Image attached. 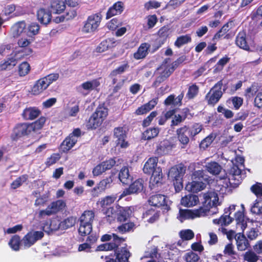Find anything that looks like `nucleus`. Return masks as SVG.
<instances>
[{"mask_svg":"<svg viewBox=\"0 0 262 262\" xmlns=\"http://www.w3.org/2000/svg\"><path fill=\"white\" fill-rule=\"evenodd\" d=\"M100 241L106 243L98 245L96 251H114L116 255L115 260L110 258L105 262H129L128 258L131 253L126 247V244H123L125 238L119 237L115 233L104 234L101 236Z\"/></svg>","mask_w":262,"mask_h":262,"instance_id":"1","label":"nucleus"},{"mask_svg":"<svg viewBox=\"0 0 262 262\" xmlns=\"http://www.w3.org/2000/svg\"><path fill=\"white\" fill-rule=\"evenodd\" d=\"M202 124L194 123L191 126L183 125L176 130L178 139L182 145V148H186L190 141L195 140V136L199 134L203 129Z\"/></svg>","mask_w":262,"mask_h":262,"instance_id":"2","label":"nucleus"},{"mask_svg":"<svg viewBox=\"0 0 262 262\" xmlns=\"http://www.w3.org/2000/svg\"><path fill=\"white\" fill-rule=\"evenodd\" d=\"M108 109L104 104H99L88 119L85 120V125L88 130H96L100 127L106 119Z\"/></svg>","mask_w":262,"mask_h":262,"instance_id":"3","label":"nucleus"},{"mask_svg":"<svg viewBox=\"0 0 262 262\" xmlns=\"http://www.w3.org/2000/svg\"><path fill=\"white\" fill-rule=\"evenodd\" d=\"M203 201L202 206L197 209L196 212L199 215L205 216L213 207H216L220 203L219 202L218 194L215 191H209L204 193L202 195Z\"/></svg>","mask_w":262,"mask_h":262,"instance_id":"4","label":"nucleus"},{"mask_svg":"<svg viewBox=\"0 0 262 262\" xmlns=\"http://www.w3.org/2000/svg\"><path fill=\"white\" fill-rule=\"evenodd\" d=\"M186 167L182 163L175 165L169 170L168 177L173 183L176 191H179L183 188V178L185 173Z\"/></svg>","mask_w":262,"mask_h":262,"instance_id":"5","label":"nucleus"},{"mask_svg":"<svg viewBox=\"0 0 262 262\" xmlns=\"http://www.w3.org/2000/svg\"><path fill=\"white\" fill-rule=\"evenodd\" d=\"M102 19L101 12L89 15L86 20L83 23L82 28V32L84 33H92L98 30Z\"/></svg>","mask_w":262,"mask_h":262,"instance_id":"6","label":"nucleus"},{"mask_svg":"<svg viewBox=\"0 0 262 262\" xmlns=\"http://www.w3.org/2000/svg\"><path fill=\"white\" fill-rule=\"evenodd\" d=\"M223 80L221 79L215 83L206 95L205 99L208 105L214 106L216 104L223 96L222 91Z\"/></svg>","mask_w":262,"mask_h":262,"instance_id":"7","label":"nucleus"},{"mask_svg":"<svg viewBox=\"0 0 262 262\" xmlns=\"http://www.w3.org/2000/svg\"><path fill=\"white\" fill-rule=\"evenodd\" d=\"M66 207V201L63 200H57L53 201L45 210H41L39 212V217H42L46 215L50 216L56 214L63 211Z\"/></svg>","mask_w":262,"mask_h":262,"instance_id":"8","label":"nucleus"},{"mask_svg":"<svg viewBox=\"0 0 262 262\" xmlns=\"http://www.w3.org/2000/svg\"><path fill=\"white\" fill-rule=\"evenodd\" d=\"M116 171H111L108 177L101 180L95 187L91 190V194L93 197L98 196L99 194L104 191L106 189L110 188L113 182Z\"/></svg>","mask_w":262,"mask_h":262,"instance_id":"9","label":"nucleus"},{"mask_svg":"<svg viewBox=\"0 0 262 262\" xmlns=\"http://www.w3.org/2000/svg\"><path fill=\"white\" fill-rule=\"evenodd\" d=\"M171 61L170 58H166L163 61L162 64L157 68V71H160L163 69L162 71L159 72V75L157 76L152 84V87L157 88L160 84L165 81L171 75V73L169 70H168L166 67V64L169 63Z\"/></svg>","mask_w":262,"mask_h":262,"instance_id":"10","label":"nucleus"},{"mask_svg":"<svg viewBox=\"0 0 262 262\" xmlns=\"http://www.w3.org/2000/svg\"><path fill=\"white\" fill-rule=\"evenodd\" d=\"M227 177L231 186L236 187L242 183L243 180L242 169L239 167L238 165L233 164L229 170Z\"/></svg>","mask_w":262,"mask_h":262,"instance_id":"11","label":"nucleus"},{"mask_svg":"<svg viewBox=\"0 0 262 262\" xmlns=\"http://www.w3.org/2000/svg\"><path fill=\"white\" fill-rule=\"evenodd\" d=\"M144 188V181L142 178H139L132 182L128 188H125L120 195L118 200L122 198L134 193L142 192Z\"/></svg>","mask_w":262,"mask_h":262,"instance_id":"12","label":"nucleus"},{"mask_svg":"<svg viewBox=\"0 0 262 262\" xmlns=\"http://www.w3.org/2000/svg\"><path fill=\"white\" fill-rule=\"evenodd\" d=\"M113 137L116 139L115 141L116 147H119L121 148H126L129 146V144L126 141V133L123 127H115L113 130Z\"/></svg>","mask_w":262,"mask_h":262,"instance_id":"13","label":"nucleus"},{"mask_svg":"<svg viewBox=\"0 0 262 262\" xmlns=\"http://www.w3.org/2000/svg\"><path fill=\"white\" fill-rule=\"evenodd\" d=\"M32 132L30 123H18L13 128L12 138L13 140H17L30 135Z\"/></svg>","mask_w":262,"mask_h":262,"instance_id":"14","label":"nucleus"},{"mask_svg":"<svg viewBox=\"0 0 262 262\" xmlns=\"http://www.w3.org/2000/svg\"><path fill=\"white\" fill-rule=\"evenodd\" d=\"M167 196L162 194H156L150 196L148 200L150 206L156 207H161L164 211H169L170 209V206L166 201Z\"/></svg>","mask_w":262,"mask_h":262,"instance_id":"15","label":"nucleus"},{"mask_svg":"<svg viewBox=\"0 0 262 262\" xmlns=\"http://www.w3.org/2000/svg\"><path fill=\"white\" fill-rule=\"evenodd\" d=\"M116 219L118 222H125L129 218L132 214V210L129 207L116 206Z\"/></svg>","mask_w":262,"mask_h":262,"instance_id":"16","label":"nucleus"},{"mask_svg":"<svg viewBox=\"0 0 262 262\" xmlns=\"http://www.w3.org/2000/svg\"><path fill=\"white\" fill-rule=\"evenodd\" d=\"M151 174L149 186L151 189H153L156 186H158L159 184H162L163 173L162 168L160 167H158Z\"/></svg>","mask_w":262,"mask_h":262,"instance_id":"17","label":"nucleus"},{"mask_svg":"<svg viewBox=\"0 0 262 262\" xmlns=\"http://www.w3.org/2000/svg\"><path fill=\"white\" fill-rule=\"evenodd\" d=\"M41 114L40 110L36 107H28L25 108L21 116L25 120H33L37 118Z\"/></svg>","mask_w":262,"mask_h":262,"instance_id":"18","label":"nucleus"},{"mask_svg":"<svg viewBox=\"0 0 262 262\" xmlns=\"http://www.w3.org/2000/svg\"><path fill=\"white\" fill-rule=\"evenodd\" d=\"M158 102V98H153L147 103L139 107L135 112V114L136 115H142L147 114L155 107L157 104Z\"/></svg>","mask_w":262,"mask_h":262,"instance_id":"19","label":"nucleus"},{"mask_svg":"<svg viewBox=\"0 0 262 262\" xmlns=\"http://www.w3.org/2000/svg\"><path fill=\"white\" fill-rule=\"evenodd\" d=\"M124 10V4L121 1L117 2L112 6L110 7L106 13V19H108L112 17L119 15Z\"/></svg>","mask_w":262,"mask_h":262,"instance_id":"20","label":"nucleus"},{"mask_svg":"<svg viewBox=\"0 0 262 262\" xmlns=\"http://www.w3.org/2000/svg\"><path fill=\"white\" fill-rule=\"evenodd\" d=\"M150 44L147 42L141 43L137 51L134 53V58L136 60L145 58L150 52Z\"/></svg>","mask_w":262,"mask_h":262,"instance_id":"21","label":"nucleus"},{"mask_svg":"<svg viewBox=\"0 0 262 262\" xmlns=\"http://www.w3.org/2000/svg\"><path fill=\"white\" fill-rule=\"evenodd\" d=\"M184 95V91H182L176 98L174 94H171L165 99L164 104L166 106L172 105L174 106H180L182 105Z\"/></svg>","mask_w":262,"mask_h":262,"instance_id":"22","label":"nucleus"},{"mask_svg":"<svg viewBox=\"0 0 262 262\" xmlns=\"http://www.w3.org/2000/svg\"><path fill=\"white\" fill-rule=\"evenodd\" d=\"M52 12L49 10L40 8L37 11V17L38 21L42 24L47 25L52 19Z\"/></svg>","mask_w":262,"mask_h":262,"instance_id":"23","label":"nucleus"},{"mask_svg":"<svg viewBox=\"0 0 262 262\" xmlns=\"http://www.w3.org/2000/svg\"><path fill=\"white\" fill-rule=\"evenodd\" d=\"M205 170L213 176H217L221 172L223 168L217 162L212 161L206 163Z\"/></svg>","mask_w":262,"mask_h":262,"instance_id":"24","label":"nucleus"},{"mask_svg":"<svg viewBox=\"0 0 262 262\" xmlns=\"http://www.w3.org/2000/svg\"><path fill=\"white\" fill-rule=\"evenodd\" d=\"M118 178L123 185H128L133 180V177L130 174L128 166H124L120 169Z\"/></svg>","mask_w":262,"mask_h":262,"instance_id":"25","label":"nucleus"},{"mask_svg":"<svg viewBox=\"0 0 262 262\" xmlns=\"http://www.w3.org/2000/svg\"><path fill=\"white\" fill-rule=\"evenodd\" d=\"M236 45L240 48L250 51V48L247 41V35L245 31H240L237 34L235 39Z\"/></svg>","mask_w":262,"mask_h":262,"instance_id":"26","label":"nucleus"},{"mask_svg":"<svg viewBox=\"0 0 262 262\" xmlns=\"http://www.w3.org/2000/svg\"><path fill=\"white\" fill-rule=\"evenodd\" d=\"M158 162V158L157 157H150L145 163L143 171L144 173L150 175L154 170L157 169Z\"/></svg>","mask_w":262,"mask_h":262,"instance_id":"27","label":"nucleus"},{"mask_svg":"<svg viewBox=\"0 0 262 262\" xmlns=\"http://www.w3.org/2000/svg\"><path fill=\"white\" fill-rule=\"evenodd\" d=\"M66 6L64 1L61 0H52L49 9L53 14H60L66 9Z\"/></svg>","mask_w":262,"mask_h":262,"instance_id":"28","label":"nucleus"},{"mask_svg":"<svg viewBox=\"0 0 262 262\" xmlns=\"http://www.w3.org/2000/svg\"><path fill=\"white\" fill-rule=\"evenodd\" d=\"M206 186V184L203 182L193 180L186 184L185 189L192 193H198L203 190Z\"/></svg>","mask_w":262,"mask_h":262,"instance_id":"29","label":"nucleus"},{"mask_svg":"<svg viewBox=\"0 0 262 262\" xmlns=\"http://www.w3.org/2000/svg\"><path fill=\"white\" fill-rule=\"evenodd\" d=\"M31 43V40L24 37L20 38L17 41L18 46L21 48L20 52L24 53V55L28 56L31 55L32 52V49L29 47Z\"/></svg>","mask_w":262,"mask_h":262,"instance_id":"30","label":"nucleus"},{"mask_svg":"<svg viewBox=\"0 0 262 262\" xmlns=\"http://www.w3.org/2000/svg\"><path fill=\"white\" fill-rule=\"evenodd\" d=\"M120 77V75H118L114 70H112L108 75V78L112 80V84L114 85L116 84L115 86H114L113 90V92L114 93L118 92L122 88L124 83V80H122L121 81H119L117 83L118 79Z\"/></svg>","mask_w":262,"mask_h":262,"instance_id":"31","label":"nucleus"},{"mask_svg":"<svg viewBox=\"0 0 262 262\" xmlns=\"http://www.w3.org/2000/svg\"><path fill=\"white\" fill-rule=\"evenodd\" d=\"M234 221V217H231L229 214L224 212L219 218L213 220V223L219 225L221 227H224L228 226Z\"/></svg>","mask_w":262,"mask_h":262,"instance_id":"32","label":"nucleus"},{"mask_svg":"<svg viewBox=\"0 0 262 262\" xmlns=\"http://www.w3.org/2000/svg\"><path fill=\"white\" fill-rule=\"evenodd\" d=\"M197 209L194 211H191L187 209L179 210V215L177 216V219L183 222V221L189 219H193L195 217H200L202 215H199L198 213L196 212Z\"/></svg>","mask_w":262,"mask_h":262,"instance_id":"33","label":"nucleus"},{"mask_svg":"<svg viewBox=\"0 0 262 262\" xmlns=\"http://www.w3.org/2000/svg\"><path fill=\"white\" fill-rule=\"evenodd\" d=\"M237 249L238 251H243L250 247V244L243 234H239L235 238Z\"/></svg>","mask_w":262,"mask_h":262,"instance_id":"34","label":"nucleus"},{"mask_svg":"<svg viewBox=\"0 0 262 262\" xmlns=\"http://www.w3.org/2000/svg\"><path fill=\"white\" fill-rule=\"evenodd\" d=\"M159 132L160 129L157 127H149L142 133L141 139L145 141L151 140L157 137Z\"/></svg>","mask_w":262,"mask_h":262,"instance_id":"35","label":"nucleus"},{"mask_svg":"<svg viewBox=\"0 0 262 262\" xmlns=\"http://www.w3.org/2000/svg\"><path fill=\"white\" fill-rule=\"evenodd\" d=\"M48 86L46 81L43 78H42L35 82L32 88L31 92L33 95H37L43 92Z\"/></svg>","mask_w":262,"mask_h":262,"instance_id":"36","label":"nucleus"},{"mask_svg":"<svg viewBox=\"0 0 262 262\" xmlns=\"http://www.w3.org/2000/svg\"><path fill=\"white\" fill-rule=\"evenodd\" d=\"M95 217V213L93 210L84 211L78 219L79 224L92 225Z\"/></svg>","mask_w":262,"mask_h":262,"instance_id":"37","label":"nucleus"},{"mask_svg":"<svg viewBox=\"0 0 262 262\" xmlns=\"http://www.w3.org/2000/svg\"><path fill=\"white\" fill-rule=\"evenodd\" d=\"M77 140L67 136L60 145V149L62 152L67 153L77 143Z\"/></svg>","mask_w":262,"mask_h":262,"instance_id":"38","label":"nucleus"},{"mask_svg":"<svg viewBox=\"0 0 262 262\" xmlns=\"http://www.w3.org/2000/svg\"><path fill=\"white\" fill-rule=\"evenodd\" d=\"M199 202L198 196L194 194H188L181 199L182 205L186 207H190L196 205Z\"/></svg>","mask_w":262,"mask_h":262,"instance_id":"39","label":"nucleus"},{"mask_svg":"<svg viewBox=\"0 0 262 262\" xmlns=\"http://www.w3.org/2000/svg\"><path fill=\"white\" fill-rule=\"evenodd\" d=\"M13 35L17 37L24 33L27 34L26 25L24 21H19L15 24L12 27Z\"/></svg>","mask_w":262,"mask_h":262,"instance_id":"40","label":"nucleus"},{"mask_svg":"<svg viewBox=\"0 0 262 262\" xmlns=\"http://www.w3.org/2000/svg\"><path fill=\"white\" fill-rule=\"evenodd\" d=\"M234 21L230 19L227 23L224 25L222 28L214 35V38L219 39L225 35L231 29L234 27Z\"/></svg>","mask_w":262,"mask_h":262,"instance_id":"41","label":"nucleus"},{"mask_svg":"<svg viewBox=\"0 0 262 262\" xmlns=\"http://www.w3.org/2000/svg\"><path fill=\"white\" fill-rule=\"evenodd\" d=\"M76 223V218L73 216H69L63 221L60 222L57 227L54 229L65 230L74 226Z\"/></svg>","mask_w":262,"mask_h":262,"instance_id":"42","label":"nucleus"},{"mask_svg":"<svg viewBox=\"0 0 262 262\" xmlns=\"http://www.w3.org/2000/svg\"><path fill=\"white\" fill-rule=\"evenodd\" d=\"M170 28L168 25L161 27L157 32L158 37L157 38L162 40L164 43L170 35Z\"/></svg>","mask_w":262,"mask_h":262,"instance_id":"43","label":"nucleus"},{"mask_svg":"<svg viewBox=\"0 0 262 262\" xmlns=\"http://www.w3.org/2000/svg\"><path fill=\"white\" fill-rule=\"evenodd\" d=\"M209 177L205 174L203 170H195L192 175V179L197 181H201L206 183H208L210 179Z\"/></svg>","mask_w":262,"mask_h":262,"instance_id":"44","label":"nucleus"},{"mask_svg":"<svg viewBox=\"0 0 262 262\" xmlns=\"http://www.w3.org/2000/svg\"><path fill=\"white\" fill-rule=\"evenodd\" d=\"M259 255L254 250H248L243 254V259L247 262H257L260 257Z\"/></svg>","mask_w":262,"mask_h":262,"instance_id":"45","label":"nucleus"},{"mask_svg":"<svg viewBox=\"0 0 262 262\" xmlns=\"http://www.w3.org/2000/svg\"><path fill=\"white\" fill-rule=\"evenodd\" d=\"M236 221V225L240 226L242 229H245L247 227V220L243 211H237L234 214V220Z\"/></svg>","mask_w":262,"mask_h":262,"instance_id":"46","label":"nucleus"},{"mask_svg":"<svg viewBox=\"0 0 262 262\" xmlns=\"http://www.w3.org/2000/svg\"><path fill=\"white\" fill-rule=\"evenodd\" d=\"M145 217H148L147 222L152 224L158 220L160 216V211H155L154 209H150L147 210L144 214Z\"/></svg>","mask_w":262,"mask_h":262,"instance_id":"47","label":"nucleus"},{"mask_svg":"<svg viewBox=\"0 0 262 262\" xmlns=\"http://www.w3.org/2000/svg\"><path fill=\"white\" fill-rule=\"evenodd\" d=\"M230 60V57L226 55L221 58L213 67V73H216L222 71L225 66L226 65Z\"/></svg>","mask_w":262,"mask_h":262,"instance_id":"48","label":"nucleus"},{"mask_svg":"<svg viewBox=\"0 0 262 262\" xmlns=\"http://www.w3.org/2000/svg\"><path fill=\"white\" fill-rule=\"evenodd\" d=\"M199 92V86L196 83H193L188 86V91L186 94V98L191 100L197 96Z\"/></svg>","mask_w":262,"mask_h":262,"instance_id":"49","label":"nucleus"},{"mask_svg":"<svg viewBox=\"0 0 262 262\" xmlns=\"http://www.w3.org/2000/svg\"><path fill=\"white\" fill-rule=\"evenodd\" d=\"M250 210L253 214L262 215V197L258 198L254 201Z\"/></svg>","mask_w":262,"mask_h":262,"instance_id":"50","label":"nucleus"},{"mask_svg":"<svg viewBox=\"0 0 262 262\" xmlns=\"http://www.w3.org/2000/svg\"><path fill=\"white\" fill-rule=\"evenodd\" d=\"M31 69L30 64L27 61H23L18 66V74L20 77H24L30 73Z\"/></svg>","mask_w":262,"mask_h":262,"instance_id":"51","label":"nucleus"},{"mask_svg":"<svg viewBox=\"0 0 262 262\" xmlns=\"http://www.w3.org/2000/svg\"><path fill=\"white\" fill-rule=\"evenodd\" d=\"M77 15V12L75 10H70L66 12L65 14H63L59 17H56L55 18V21L56 23L63 22L64 20H69L73 19Z\"/></svg>","mask_w":262,"mask_h":262,"instance_id":"52","label":"nucleus"},{"mask_svg":"<svg viewBox=\"0 0 262 262\" xmlns=\"http://www.w3.org/2000/svg\"><path fill=\"white\" fill-rule=\"evenodd\" d=\"M191 41V36L190 34H188L178 37L174 43V45L176 47L180 48L182 46L190 42Z\"/></svg>","mask_w":262,"mask_h":262,"instance_id":"53","label":"nucleus"},{"mask_svg":"<svg viewBox=\"0 0 262 262\" xmlns=\"http://www.w3.org/2000/svg\"><path fill=\"white\" fill-rule=\"evenodd\" d=\"M99 79H95L91 81H87L81 84V87L84 90H92L100 85Z\"/></svg>","mask_w":262,"mask_h":262,"instance_id":"54","label":"nucleus"},{"mask_svg":"<svg viewBox=\"0 0 262 262\" xmlns=\"http://www.w3.org/2000/svg\"><path fill=\"white\" fill-rule=\"evenodd\" d=\"M17 59L14 57H9L7 60L2 61L0 67L2 70L11 69L17 64Z\"/></svg>","mask_w":262,"mask_h":262,"instance_id":"55","label":"nucleus"},{"mask_svg":"<svg viewBox=\"0 0 262 262\" xmlns=\"http://www.w3.org/2000/svg\"><path fill=\"white\" fill-rule=\"evenodd\" d=\"M216 136L212 133L203 139L199 144L200 148L204 150L207 148L214 140Z\"/></svg>","mask_w":262,"mask_h":262,"instance_id":"56","label":"nucleus"},{"mask_svg":"<svg viewBox=\"0 0 262 262\" xmlns=\"http://www.w3.org/2000/svg\"><path fill=\"white\" fill-rule=\"evenodd\" d=\"M186 60V57L185 55H182L179 57L177 60L173 61L170 66H168L167 64H166V67L168 70H169L170 72L172 73L174 70L178 68L180 65L182 64Z\"/></svg>","mask_w":262,"mask_h":262,"instance_id":"57","label":"nucleus"},{"mask_svg":"<svg viewBox=\"0 0 262 262\" xmlns=\"http://www.w3.org/2000/svg\"><path fill=\"white\" fill-rule=\"evenodd\" d=\"M183 259L186 262H201L199 255L192 251L186 253Z\"/></svg>","mask_w":262,"mask_h":262,"instance_id":"58","label":"nucleus"},{"mask_svg":"<svg viewBox=\"0 0 262 262\" xmlns=\"http://www.w3.org/2000/svg\"><path fill=\"white\" fill-rule=\"evenodd\" d=\"M117 194H113L101 198V200L99 201L101 207L102 208H104L111 205L114 203V202L117 199Z\"/></svg>","mask_w":262,"mask_h":262,"instance_id":"59","label":"nucleus"},{"mask_svg":"<svg viewBox=\"0 0 262 262\" xmlns=\"http://www.w3.org/2000/svg\"><path fill=\"white\" fill-rule=\"evenodd\" d=\"M28 179V175L27 174H23L14 181H13L11 184V188L13 189H16L22 185L23 183L26 182Z\"/></svg>","mask_w":262,"mask_h":262,"instance_id":"60","label":"nucleus"},{"mask_svg":"<svg viewBox=\"0 0 262 262\" xmlns=\"http://www.w3.org/2000/svg\"><path fill=\"white\" fill-rule=\"evenodd\" d=\"M21 239L18 235L12 236L9 242V245L14 251H18L20 248Z\"/></svg>","mask_w":262,"mask_h":262,"instance_id":"61","label":"nucleus"},{"mask_svg":"<svg viewBox=\"0 0 262 262\" xmlns=\"http://www.w3.org/2000/svg\"><path fill=\"white\" fill-rule=\"evenodd\" d=\"M92 231V225L79 224L78 233L81 236L90 234Z\"/></svg>","mask_w":262,"mask_h":262,"instance_id":"62","label":"nucleus"},{"mask_svg":"<svg viewBox=\"0 0 262 262\" xmlns=\"http://www.w3.org/2000/svg\"><path fill=\"white\" fill-rule=\"evenodd\" d=\"M46 121V118L45 117L41 116L36 121L32 123H30L32 132H35L41 129L43 126Z\"/></svg>","mask_w":262,"mask_h":262,"instance_id":"63","label":"nucleus"},{"mask_svg":"<svg viewBox=\"0 0 262 262\" xmlns=\"http://www.w3.org/2000/svg\"><path fill=\"white\" fill-rule=\"evenodd\" d=\"M250 191L257 198L262 197V183L256 182L251 186Z\"/></svg>","mask_w":262,"mask_h":262,"instance_id":"64","label":"nucleus"}]
</instances>
